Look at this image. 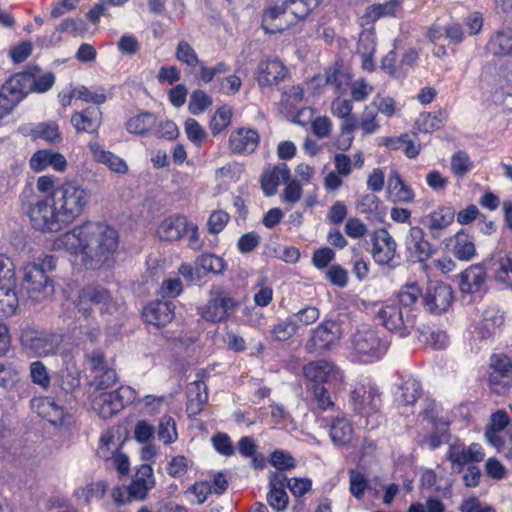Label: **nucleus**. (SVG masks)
<instances>
[{"label":"nucleus","instance_id":"obj_63","mask_svg":"<svg viewBox=\"0 0 512 512\" xmlns=\"http://www.w3.org/2000/svg\"><path fill=\"white\" fill-rule=\"evenodd\" d=\"M359 127L365 135L374 134L380 129L377 112L371 106H366L359 120Z\"/></svg>","mask_w":512,"mask_h":512},{"label":"nucleus","instance_id":"obj_53","mask_svg":"<svg viewBox=\"0 0 512 512\" xmlns=\"http://www.w3.org/2000/svg\"><path fill=\"white\" fill-rule=\"evenodd\" d=\"M232 114V108L227 105L215 111L210 120V130L214 136L223 132L231 124Z\"/></svg>","mask_w":512,"mask_h":512},{"label":"nucleus","instance_id":"obj_15","mask_svg":"<svg viewBox=\"0 0 512 512\" xmlns=\"http://www.w3.org/2000/svg\"><path fill=\"white\" fill-rule=\"evenodd\" d=\"M452 301L453 291L451 287L442 282H431L423 295V303L426 309L434 314L446 312Z\"/></svg>","mask_w":512,"mask_h":512},{"label":"nucleus","instance_id":"obj_24","mask_svg":"<svg viewBox=\"0 0 512 512\" xmlns=\"http://www.w3.org/2000/svg\"><path fill=\"white\" fill-rule=\"evenodd\" d=\"M294 25L285 7L273 5L268 7L262 17V27L267 33H280Z\"/></svg>","mask_w":512,"mask_h":512},{"label":"nucleus","instance_id":"obj_11","mask_svg":"<svg viewBox=\"0 0 512 512\" xmlns=\"http://www.w3.org/2000/svg\"><path fill=\"white\" fill-rule=\"evenodd\" d=\"M303 375L312 384L319 385L328 383L337 386L344 380L343 372L334 363L324 359L305 364L303 366Z\"/></svg>","mask_w":512,"mask_h":512},{"label":"nucleus","instance_id":"obj_33","mask_svg":"<svg viewBox=\"0 0 512 512\" xmlns=\"http://www.w3.org/2000/svg\"><path fill=\"white\" fill-rule=\"evenodd\" d=\"M89 149L94 160L107 166L112 172L118 174L127 173V163L119 156L113 154L110 151H106L99 143L90 142Z\"/></svg>","mask_w":512,"mask_h":512},{"label":"nucleus","instance_id":"obj_5","mask_svg":"<svg viewBox=\"0 0 512 512\" xmlns=\"http://www.w3.org/2000/svg\"><path fill=\"white\" fill-rule=\"evenodd\" d=\"M20 342L22 347L35 357L56 355L62 342L60 333L25 326L21 330Z\"/></svg>","mask_w":512,"mask_h":512},{"label":"nucleus","instance_id":"obj_43","mask_svg":"<svg viewBox=\"0 0 512 512\" xmlns=\"http://www.w3.org/2000/svg\"><path fill=\"white\" fill-rule=\"evenodd\" d=\"M330 436L334 445H348L353 436V428L345 417L337 416L330 427Z\"/></svg>","mask_w":512,"mask_h":512},{"label":"nucleus","instance_id":"obj_29","mask_svg":"<svg viewBox=\"0 0 512 512\" xmlns=\"http://www.w3.org/2000/svg\"><path fill=\"white\" fill-rule=\"evenodd\" d=\"M387 189L395 203L408 204L415 199L414 190L402 179L396 169H392L389 173Z\"/></svg>","mask_w":512,"mask_h":512},{"label":"nucleus","instance_id":"obj_1","mask_svg":"<svg viewBox=\"0 0 512 512\" xmlns=\"http://www.w3.org/2000/svg\"><path fill=\"white\" fill-rule=\"evenodd\" d=\"M36 189L42 195L26 206L31 227L42 233H57L79 218L91 201V192L76 181L58 183L53 175H42L36 180Z\"/></svg>","mask_w":512,"mask_h":512},{"label":"nucleus","instance_id":"obj_2","mask_svg":"<svg viewBox=\"0 0 512 512\" xmlns=\"http://www.w3.org/2000/svg\"><path fill=\"white\" fill-rule=\"evenodd\" d=\"M118 247V232L101 222H85L53 241V249L80 257L85 268L91 270L111 267Z\"/></svg>","mask_w":512,"mask_h":512},{"label":"nucleus","instance_id":"obj_16","mask_svg":"<svg viewBox=\"0 0 512 512\" xmlns=\"http://www.w3.org/2000/svg\"><path fill=\"white\" fill-rule=\"evenodd\" d=\"M371 254L379 265H388L396 255L397 244L386 229H379L371 236Z\"/></svg>","mask_w":512,"mask_h":512},{"label":"nucleus","instance_id":"obj_39","mask_svg":"<svg viewBox=\"0 0 512 512\" xmlns=\"http://www.w3.org/2000/svg\"><path fill=\"white\" fill-rule=\"evenodd\" d=\"M307 393L311 397L313 411L327 412L335 410L336 405L324 385L311 384L307 387Z\"/></svg>","mask_w":512,"mask_h":512},{"label":"nucleus","instance_id":"obj_58","mask_svg":"<svg viewBox=\"0 0 512 512\" xmlns=\"http://www.w3.org/2000/svg\"><path fill=\"white\" fill-rule=\"evenodd\" d=\"M31 134L34 138H40L50 143H56L61 140L59 127L56 123H41L35 126Z\"/></svg>","mask_w":512,"mask_h":512},{"label":"nucleus","instance_id":"obj_51","mask_svg":"<svg viewBox=\"0 0 512 512\" xmlns=\"http://www.w3.org/2000/svg\"><path fill=\"white\" fill-rule=\"evenodd\" d=\"M479 450H448V458L451 461L453 472H461L463 465L473 464L478 461Z\"/></svg>","mask_w":512,"mask_h":512},{"label":"nucleus","instance_id":"obj_28","mask_svg":"<svg viewBox=\"0 0 512 512\" xmlns=\"http://www.w3.org/2000/svg\"><path fill=\"white\" fill-rule=\"evenodd\" d=\"M512 375V360L503 353H494L489 359L488 383L493 388Z\"/></svg>","mask_w":512,"mask_h":512},{"label":"nucleus","instance_id":"obj_6","mask_svg":"<svg viewBox=\"0 0 512 512\" xmlns=\"http://www.w3.org/2000/svg\"><path fill=\"white\" fill-rule=\"evenodd\" d=\"M238 307V302L230 292L221 287L212 288L204 305L197 308L198 314L206 321L219 323L226 321Z\"/></svg>","mask_w":512,"mask_h":512},{"label":"nucleus","instance_id":"obj_14","mask_svg":"<svg viewBox=\"0 0 512 512\" xmlns=\"http://www.w3.org/2000/svg\"><path fill=\"white\" fill-rule=\"evenodd\" d=\"M407 257L412 262H424L433 254V247L426 239L424 230L419 226H412L404 239Z\"/></svg>","mask_w":512,"mask_h":512},{"label":"nucleus","instance_id":"obj_54","mask_svg":"<svg viewBox=\"0 0 512 512\" xmlns=\"http://www.w3.org/2000/svg\"><path fill=\"white\" fill-rule=\"evenodd\" d=\"M451 172L457 178H463L467 173H469L473 168V161L467 154V152L463 150H459L454 153L451 157Z\"/></svg>","mask_w":512,"mask_h":512},{"label":"nucleus","instance_id":"obj_44","mask_svg":"<svg viewBox=\"0 0 512 512\" xmlns=\"http://www.w3.org/2000/svg\"><path fill=\"white\" fill-rule=\"evenodd\" d=\"M92 406L98 415L103 419L110 418L122 410L112 391L100 393L93 400Z\"/></svg>","mask_w":512,"mask_h":512},{"label":"nucleus","instance_id":"obj_23","mask_svg":"<svg viewBox=\"0 0 512 512\" xmlns=\"http://www.w3.org/2000/svg\"><path fill=\"white\" fill-rule=\"evenodd\" d=\"M174 308L172 302L153 301L144 307L142 316L147 324L160 328L173 320Z\"/></svg>","mask_w":512,"mask_h":512},{"label":"nucleus","instance_id":"obj_55","mask_svg":"<svg viewBox=\"0 0 512 512\" xmlns=\"http://www.w3.org/2000/svg\"><path fill=\"white\" fill-rule=\"evenodd\" d=\"M30 378L32 383L47 391L50 387L51 378L47 367L43 362L33 361L29 367Z\"/></svg>","mask_w":512,"mask_h":512},{"label":"nucleus","instance_id":"obj_12","mask_svg":"<svg viewBox=\"0 0 512 512\" xmlns=\"http://www.w3.org/2000/svg\"><path fill=\"white\" fill-rule=\"evenodd\" d=\"M491 277L505 288L512 289V252L498 249L485 259Z\"/></svg>","mask_w":512,"mask_h":512},{"label":"nucleus","instance_id":"obj_9","mask_svg":"<svg viewBox=\"0 0 512 512\" xmlns=\"http://www.w3.org/2000/svg\"><path fill=\"white\" fill-rule=\"evenodd\" d=\"M350 403L357 414L372 417L380 409L381 396L375 385L359 383L351 392Z\"/></svg>","mask_w":512,"mask_h":512},{"label":"nucleus","instance_id":"obj_57","mask_svg":"<svg viewBox=\"0 0 512 512\" xmlns=\"http://www.w3.org/2000/svg\"><path fill=\"white\" fill-rule=\"evenodd\" d=\"M176 424L173 418L163 416L160 419L157 431V437L163 445H169L177 439Z\"/></svg>","mask_w":512,"mask_h":512},{"label":"nucleus","instance_id":"obj_34","mask_svg":"<svg viewBox=\"0 0 512 512\" xmlns=\"http://www.w3.org/2000/svg\"><path fill=\"white\" fill-rule=\"evenodd\" d=\"M486 48L493 56H512V29L504 27L495 31Z\"/></svg>","mask_w":512,"mask_h":512},{"label":"nucleus","instance_id":"obj_40","mask_svg":"<svg viewBox=\"0 0 512 512\" xmlns=\"http://www.w3.org/2000/svg\"><path fill=\"white\" fill-rule=\"evenodd\" d=\"M320 3L319 0H283L281 5L285 7L286 12L295 24L306 18Z\"/></svg>","mask_w":512,"mask_h":512},{"label":"nucleus","instance_id":"obj_10","mask_svg":"<svg viewBox=\"0 0 512 512\" xmlns=\"http://www.w3.org/2000/svg\"><path fill=\"white\" fill-rule=\"evenodd\" d=\"M93 305L98 306L102 313H110L115 306L110 293L105 288L87 286L81 289L76 301L78 311L84 317H88Z\"/></svg>","mask_w":512,"mask_h":512},{"label":"nucleus","instance_id":"obj_42","mask_svg":"<svg viewBox=\"0 0 512 512\" xmlns=\"http://www.w3.org/2000/svg\"><path fill=\"white\" fill-rule=\"evenodd\" d=\"M448 119V113L445 109H439L435 112H426L419 115L416 124L418 129L424 133H431L441 129Z\"/></svg>","mask_w":512,"mask_h":512},{"label":"nucleus","instance_id":"obj_49","mask_svg":"<svg viewBox=\"0 0 512 512\" xmlns=\"http://www.w3.org/2000/svg\"><path fill=\"white\" fill-rule=\"evenodd\" d=\"M85 29V22L80 18H67L63 20L45 43L46 46L56 45L61 41V33L79 34Z\"/></svg>","mask_w":512,"mask_h":512},{"label":"nucleus","instance_id":"obj_19","mask_svg":"<svg viewBox=\"0 0 512 512\" xmlns=\"http://www.w3.org/2000/svg\"><path fill=\"white\" fill-rule=\"evenodd\" d=\"M260 136L251 128H236L229 136V149L234 154L244 155L253 153L258 147Z\"/></svg>","mask_w":512,"mask_h":512},{"label":"nucleus","instance_id":"obj_59","mask_svg":"<svg viewBox=\"0 0 512 512\" xmlns=\"http://www.w3.org/2000/svg\"><path fill=\"white\" fill-rule=\"evenodd\" d=\"M175 57L189 67H196L200 60L194 48L185 40H181L176 48Z\"/></svg>","mask_w":512,"mask_h":512},{"label":"nucleus","instance_id":"obj_36","mask_svg":"<svg viewBox=\"0 0 512 512\" xmlns=\"http://www.w3.org/2000/svg\"><path fill=\"white\" fill-rule=\"evenodd\" d=\"M335 326L332 321H323L312 330L311 337L307 342L309 350H328L330 349L334 334L332 328Z\"/></svg>","mask_w":512,"mask_h":512},{"label":"nucleus","instance_id":"obj_41","mask_svg":"<svg viewBox=\"0 0 512 512\" xmlns=\"http://www.w3.org/2000/svg\"><path fill=\"white\" fill-rule=\"evenodd\" d=\"M452 242L454 256L462 261L471 260L476 254L473 239L463 230L455 234L450 240Z\"/></svg>","mask_w":512,"mask_h":512},{"label":"nucleus","instance_id":"obj_4","mask_svg":"<svg viewBox=\"0 0 512 512\" xmlns=\"http://www.w3.org/2000/svg\"><path fill=\"white\" fill-rule=\"evenodd\" d=\"M351 356L361 363H372L381 359L388 350V342L379 332L370 327L358 329L350 339Z\"/></svg>","mask_w":512,"mask_h":512},{"label":"nucleus","instance_id":"obj_60","mask_svg":"<svg viewBox=\"0 0 512 512\" xmlns=\"http://www.w3.org/2000/svg\"><path fill=\"white\" fill-rule=\"evenodd\" d=\"M357 208L361 213L377 216L382 214L383 203L379 197L370 193L361 196Z\"/></svg>","mask_w":512,"mask_h":512},{"label":"nucleus","instance_id":"obj_61","mask_svg":"<svg viewBox=\"0 0 512 512\" xmlns=\"http://www.w3.org/2000/svg\"><path fill=\"white\" fill-rule=\"evenodd\" d=\"M303 100L304 89L300 85H297L292 86L283 92L281 104L285 109L293 112L294 110H297L298 104L302 103Z\"/></svg>","mask_w":512,"mask_h":512},{"label":"nucleus","instance_id":"obj_21","mask_svg":"<svg viewBox=\"0 0 512 512\" xmlns=\"http://www.w3.org/2000/svg\"><path fill=\"white\" fill-rule=\"evenodd\" d=\"M488 270L485 260L481 264L471 265L459 275V287L463 293L473 294L484 290Z\"/></svg>","mask_w":512,"mask_h":512},{"label":"nucleus","instance_id":"obj_50","mask_svg":"<svg viewBox=\"0 0 512 512\" xmlns=\"http://www.w3.org/2000/svg\"><path fill=\"white\" fill-rule=\"evenodd\" d=\"M298 331L297 323L292 317L280 319L269 330L270 337L276 342H285L291 339Z\"/></svg>","mask_w":512,"mask_h":512},{"label":"nucleus","instance_id":"obj_31","mask_svg":"<svg viewBox=\"0 0 512 512\" xmlns=\"http://www.w3.org/2000/svg\"><path fill=\"white\" fill-rule=\"evenodd\" d=\"M21 74L25 77V85L29 93H44L55 83V76L52 72H42L37 66L29 67Z\"/></svg>","mask_w":512,"mask_h":512},{"label":"nucleus","instance_id":"obj_32","mask_svg":"<svg viewBox=\"0 0 512 512\" xmlns=\"http://www.w3.org/2000/svg\"><path fill=\"white\" fill-rule=\"evenodd\" d=\"M287 70L279 60L262 61L258 66L257 81L261 86L278 84L285 78Z\"/></svg>","mask_w":512,"mask_h":512},{"label":"nucleus","instance_id":"obj_7","mask_svg":"<svg viewBox=\"0 0 512 512\" xmlns=\"http://www.w3.org/2000/svg\"><path fill=\"white\" fill-rule=\"evenodd\" d=\"M376 318L387 330L401 337L409 335L416 325L415 316L403 312L401 306L392 300L387 301L379 308Z\"/></svg>","mask_w":512,"mask_h":512},{"label":"nucleus","instance_id":"obj_46","mask_svg":"<svg viewBox=\"0 0 512 512\" xmlns=\"http://www.w3.org/2000/svg\"><path fill=\"white\" fill-rule=\"evenodd\" d=\"M508 423L509 416L505 411H497L492 414L490 426L485 432V437L490 445L495 447L502 445L499 433L504 430Z\"/></svg>","mask_w":512,"mask_h":512},{"label":"nucleus","instance_id":"obj_26","mask_svg":"<svg viewBox=\"0 0 512 512\" xmlns=\"http://www.w3.org/2000/svg\"><path fill=\"white\" fill-rule=\"evenodd\" d=\"M31 409L40 417L46 419L52 425H60L63 423L65 411L60 405L49 397H34L30 401Z\"/></svg>","mask_w":512,"mask_h":512},{"label":"nucleus","instance_id":"obj_37","mask_svg":"<svg viewBox=\"0 0 512 512\" xmlns=\"http://www.w3.org/2000/svg\"><path fill=\"white\" fill-rule=\"evenodd\" d=\"M421 296L422 290L417 284H407L399 290L396 298L392 301L401 306L403 312H408L411 316L416 317V305Z\"/></svg>","mask_w":512,"mask_h":512},{"label":"nucleus","instance_id":"obj_56","mask_svg":"<svg viewBox=\"0 0 512 512\" xmlns=\"http://www.w3.org/2000/svg\"><path fill=\"white\" fill-rule=\"evenodd\" d=\"M196 264L205 272H210L213 274H222L226 269L225 261L221 257L214 254L200 255L196 260Z\"/></svg>","mask_w":512,"mask_h":512},{"label":"nucleus","instance_id":"obj_30","mask_svg":"<svg viewBox=\"0 0 512 512\" xmlns=\"http://www.w3.org/2000/svg\"><path fill=\"white\" fill-rule=\"evenodd\" d=\"M290 179V169L285 163H278L267 168L261 176V187L266 196H272L277 192L281 181Z\"/></svg>","mask_w":512,"mask_h":512},{"label":"nucleus","instance_id":"obj_64","mask_svg":"<svg viewBox=\"0 0 512 512\" xmlns=\"http://www.w3.org/2000/svg\"><path fill=\"white\" fill-rule=\"evenodd\" d=\"M458 510L459 512H496L493 506L481 502L475 496L463 499Z\"/></svg>","mask_w":512,"mask_h":512},{"label":"nucleus","instance_id":"obj_45","mask_svg":"<svg viewBox=\"0 0 512 512\" xmlns=\"http://www.w3.org/2000/svg\"><path fill=\"white\" fill-rule=\"evenodd\" d=\"M157 119L153 113L145 112L135 115L126 122L128 132L136 135H144L154 129Z\"/></svg>","mask_w":512,"mask_h":512},{"label":"nucleus","instance_id":"obj_47","mask_svg":"<svg viewBox=\"0 0 512 512\" xmlns=\"http://www.w3.org/2000/svg\"><path fill=\"white\" fill-rule=\"evenodd\" d=\"M422 393L421 384L418 380L409 378L399 386L397 401L400 405L409 406L416 403Z\"/></svg>","mask_w":512,"mask_h":512},{"label":"nucleus","instance_id":"obj_27","mask_svg":"<svg viewBox=\"0 0 512 512\" xmlns=\"http://www.w3.org/2000/svg\"><path fill=\"white\" fill-rule=\"evenodd\" d=\"M101 122L102 112L97 107H88L82 111L74 112L71 116V124L77 132L97 133Z\"/></svg>","mask_w":512,"mask_h":512},{"label":"nucleus","instance_id":"obj_3","mask_svg":"<svg viewBox=\"0 0 512 512\" xmlns=\"http://www.w3.org/2000/svg\"><path fill=\"white\" fill-rule=\"evenodd\" d=\"M441 411V406L434 400H425L420 417L431 424L433 431L429 435H419L417 443L422 446L428 445L431 448L439 446L461 448L463 444L450 434L448 422L439 417Z\"/></svg>","mask_w":512,"mask_h":512},{"label":"nucleus","instance_id":"obj_8","mask_svg":"<svg viewBox=\"0 0 512 512\" xmlns=\"http://www.w3.org/2000/svg\"><path fill=\"white\" fill-rule=\"evenodd\" d=\"M22 288L34 301H41L53 292L52 281L43 267L36 263H28L23 267Z\"/></svg>","mask_w":512,"mask_h":512},{"label":"nucleus","instance_id":"obj_22","mask_svg":"<svg viewBox=\"0 0 512 512\" xmlns=\"http://www.w3.org/2000/svg\"><path fill=\"white\" fill-rule=\"evenodd\" d=\"M29 166L34 172H41L52 168L57 172H64L67 168L65 157L54 150L42 149L36 151L29 159Z\"/></svg>","mask_w":512,"mask_h":512},{"label":"nucleus","instance_id":"obj_13","mask_svg":"<svg viewBox=\"0 0 512 512\" xmlns=\"http://www.w3.org/2000/svg\"><path fill=\"white\" fill-rule=\"evenodd\" d=\"M25 77L20 73L11 76L0 89V114H9L29 93Z\"/></svg>","mask_w":512,"mask_h":512},{"label":"nucleus","instance_id":"obj_38","mask_svg":"<svg viewBox=\"0 0 512 512\" xmlns=\"http://www.w3.org/2000/svg\"><path fill=\"white\" fill-rule=\"evenodd\" d=\"M19 305L15 292V281L2 283L0 281V319L13 316Z\"/></svg>","mask_w":512,"mask_h":512},{"label":"nucleus","instance_id":"obj_52","mask_svg":"<svg viewBox=\"0 0 512 512\" xmlns=\"http://www.w3.org/2000/svg\"><path fill=\"white\" fill-rule=\"evenodd\" d=\"M73 95H75L76 99L82 100L84 102L93 103L95 105H101L107 100V93L104 88L98 87L94 90H91L85 86H76L73 87Z\"/></svg>","mask_w":512,"mask_h":512},{"label":"nucleus","instance_id":"obj_35","mask_svg":"<svg viewBox=\"0 0 512 512\" xmlns=\"http://www.w3.org/2000/svg\"><path fill=\"white\" fill-rule=\"evenodd\" d=\"M208 401L206 385L203 381H193L187 387V408L189 416L198 415Z\"/></svg>","mask_w":512,"mask_h":512},{"label":"nucleus","instance_id":"obj_48","mask_svg":"<svg viewBox=\"0 0 512 512\" xmlns=\"http://www.w3.org/2000/svg\"><path fill=\"white\" fill-rule=\"evenodd\" d=\"M417 331L419 341L432 348L442 349L448 344V336L441 330L423 325Z\"/></svg>","mask_w":512,"mask_h":512},{"label":"nucleus","instance_id":"obj_20","mask_svg":"<svg viewBox=\"0 0 512 512\" xmlns=\"http://www.w3.org/2000/svg\"><path fill=\"white\" fill-rule=\"evenodd\" d=\"M455 217V211L451 207L439 206L437 209L424 215L421 223L427 228L432 238H439L442 231L449 227Z\"/></svg>","mask_w":512,"mask_h":512},{"label":"nucleus","instance_id":"obj_17","mask_svg":"<svg viewBox=\"0 0 512 512\" xmlns=\"http://www.w3.org/2000/svg\"><path fill=\"white\" fill-rule=\"evenodd\" d=\"M188 217L181 213H175L165 217L157 226L156 236L165 242H177L187 234Z\"/></svg>","mask_w":512,"mask_h":512},{"label":"nucleus","instance_id":"obj_18","mask_svg":"<svg viewBox=\"0 0 512 512\" xmlns=\"http://www.w3.org/2000/svg\"><path fill=\"white\" fill-rule=\"evenodd\" d=\"M505 321L504 312L497 306H488L481 312L480 320L475 326V332L481 339L496 335Z\"/></svg>","mask_w":512,"mask_h":512},{"label":"nucleus","instance_id":"obj_62","mask_svg":"<svg viewBox=\"0 0 512 512\" xmlns=\"http://www.w3.org/2000/svg\"><path fill=\"white\" fill-rule=\"evenodd\" d=\"M212 104V98L203 90L192 92L188 104L191 114L199 115L203 113Z\"/></svg>","mask_w":512,"mask_h":512},{"label":"nucleus","instance_id":"obj_25","mask_svg":"<svg viewBox=\"0 0 512 512\" xmlns=\"http://www.w3.org/2000/svg\"><path fill=\"white\" fill-rule=\"evenodd\" d=\"M155 484L153 469L148 464L141 465L127 488L128 498L143 500Z\"/></svg>","mask_w":512,"mask_h":512}]
</instances>
